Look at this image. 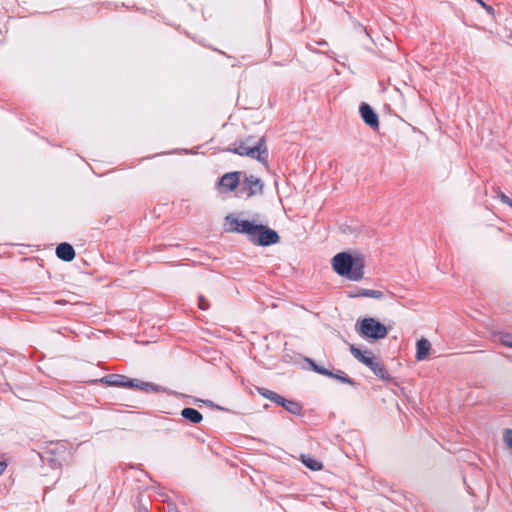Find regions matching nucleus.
Listing matches in <instances>:
<instances>
[{
	"mask_svg": "<svg viewBox=\"0 0 512 512\" xmlns=\"http://www.w3.org/2000/svg\"><path fill=\"white\" fill-rule=\"evenodd\" d=\"M224 220L225 225H228L225 231L245 235L255 246L269 247L281 240L275 229L254 219H239L236 214L229 213Z\"/></svg>",
	"mask_w": 512,
	"mask_h": 512,
	"instance_id": "obj_1",
	"label": "nucleus"
},
{
	"mask_svg": "<svg viewBox=\"0 0 512 512\" xmlns=\"http://www.w3.org/2000/svg\"><path fill=\"white\" fill-rule=\"evenodd\" d=\"M331 266L338 276L357 282L364 277L365 257L360 252L344 250L332 257Z\"/></svg>",
	"mask_w": 512,
	"mask_h": 512,
	"instance_id": "obj_2",
	"label": "nucleus"
},
{
	"mask_svg": "<svg viewBox=\"0 0 512 512\" xmlns=\"http://www.w3.org/2000/svg\"><path fill=\"white\" fill-rule=\"evenodd\" d=\"M252 140L253 136H248L245 139H238L230 146L220 149V151L250 157L252 159H256L261 164L267 165L269 153L265 136L260 137L255 144H250Z\"/></svg>",
	"mask_w": 512,
	"mask_h": 512,
	"instance_id": "obj_3",
	"label": "nucleus"
},
{
	"mask_svg": "<svg viewBox=\"0 0 512 512\" xmlns=\"http://www.w3.org/2000/svg\"><path fill=\"white\" fill-rule=\"evenodd\" d=\"M99 382L109 387H121L127 389H138L145 392H168V389L164 386L146 382L135 378H130L123 374L111 373L103 376L99 379Z\"/></svg>",
	"mask_w": 512,
	"mask_h": 512,
	"instance_id": "obj_4",
	"label": "nucleus"
},
{
	"mask_svg": "<svg viewBox=\"0 0 512 512\" xmlns=\"http://www.w3.org/2000/svg\"><path fill=\"white\" fill-rule=\"evenodd\" d=\"M355 331L363 340L375 343L387 337L389 328L378 318L365 316L356 320Z\"/></svg>",
	"mask_w": 512,
	"mask_h": 512,
	"instance_id": "obj_5",
	"label": "nucleus"
},
{
	"mask_svg": "<svg viewBox=\"0 0 512 512\" xmlns=\"http://www.w3.org/2000/svg\"><path fill=\"white\" fill-rule=\"evenodd\" d=\"M349 350L355 359L368 367L379 379L387 383H395L394 378L389 374L385 365L370 350H363L354 344L350 345Z\"/></svg>",
	"mask_w": 512,
	"mask_h": 512,
	"instance_id": "obj_6",
	"label": "nucleus"
},
{
	"mask_svg": "<svg viewBox=\"0 0 512 512\" xmlns=\"http://www.w3.org/2000/svg\"><path fill=\"white\" fill-rule=\"evenodd\" d=\"M243 179L237 192L238 197L251 198L256 195L263 194L264 182L261 178L252 174H246L243 172Z\"/></svg>",
	"mask_w": 512,
	"mask_h": 512,
	"instance_id": "obj_7",
	"label": "nucleus"
},
{
	"mask_svg": "<svg viewBox=\"0 0 512 512\" xmlns=\"http://www.w3.org/2000/svg\"><path fill=\"white\" fill-rule=\"evenodd\" d=\"M242 171H231L224 173L218 178L216 188L220 193L234 192L240 187Z\"/></svg>",
	"mask_w": 512,
	"mask_h": 512,
	"instance_id": "obj_8",
	"label": "nucleus"
},
{
	"mask_svg": "<svg viewBox=\"0 0 512 512\" xmlns=\"http://www.w3.org/2000/svg\"><path fill=\"white\" fill-rule=\"evenodd\" d=\"M363 122L373 131H378L380 127L379 115L375 109L366 102H361L358 108Z\"/></svg>",
	"mask_w": 512,
	"mask_h": 512,
	"instance_id": "obj_9",
	"label": "nucleus"
},
{
	"mask_svg": "<svg viewBox=\"0 0 512 512\" xmlns=\"http://www.w3.org/2000/svg\"><path fill=\"white\" fill-rule=\"evenodd\" d=\"M65 449L59 443L51 444L41 455L42 461H46L52 468H58L62 464Z\"/></svg>",
	"mask_w": 512,
	"mask_h": 512,
	"instance_id": "obj_10",
	"label": "nucleus"
},
{
	"mask_svg": "<svg viewBox=\"0 0 512 512\" xmlns=\"http://www.w3.org/2000/svg\"><path fill=\"white\" fill-rule=\"evenodd\" d=\"M346 293L348 298L367 297L377 300H381L384 298V293L380 290L366 289L360 287H354L353 289L347 291Z\"/></svg>",
	"mask_w": 512,
	"mask_h": 512,
	"instance_id": "obj_11",
	"label": "nucleus"
},
{
	"mask_svg": "<svg viewBox=\"0 0 512 512\" xmlns=\"http://www.w3.org/2000/svg\"><path fill=\"white\" fill-rule=\"evenodd\" d=\"M325 377L334 379L340 383L350 385L352 387L359 386V383L356 382L353 378L347 375L344 371L336 368L328 369L326 368V372H324Z\"/></svg>",
	"mask_w": 512,
	"mask_h": 512,
	"instance_id": "obj_12",
	"label": "nucleus"
},
{
	"mask_svg": "<svg viewBox=\"0 0 512 512\" xmlns=\"http://www.w3.org/2000/svg\"><path fill=\"white\" fill-rule=\"evenodd\" d=\"M57 258L64 262H71L76 256L74 247L68 242H61L55 250Z\"/></svg>",
	"mask_w": 512,
	"mask_h": 512,
	"instance_id": "obj_13",
	"label": "nucleus"
},
{
	"mask_svg": "<svg viewBox=\"0 0 512 512\" xmlns=\"http://www.w3.org/2000/svg\"><path fill=\"white\" fill-rule=\"evenodd\" d=\"M431 350V343L428 339L421 337L416 341L415 358L417 361H424L427 359Z\"/></svg>",
	"mask_w": 512,
	"mask_h": 512,
	"instance_id": "obj_14",
	"label": "nucleus"
},
{
	"mask_svg": "<svg viewBox=\"0 0 512 512\" xmlns=\"http://www.w3.org/2000/svg\"><path fill=\"white\" fill-rule=\"evenodd\" d=\"M181 417L191 424H199L203 421V415L200 411L192 407H185L180 411Z\"/></svg>",
	"mask_w": 512,
	"mask_h": 512,
	"instance_id": "obj_15",
	"label": "nucleus"
},
{
	"mask_svg": "<svg viewBox=\"0 0 512 512\" xmlns=\"http://www.w3.org/2000/svg\"><path fill=\"white\" fill-rule=\"evenodd\" d=\"M301 463L311 471H320L323 468V463L309 454L300 455Z\"/></svg>",
	"mask_w": 512,
	"mask_h": 512,
	"instance_id": "obj_16",
	"label": "nucleus"
},
{
	"mask_svg": "<svg viewBox=\"0 0 512 512\" xmlns=\"http://www.w3.org/2000/svg\"><path fill=\"white\" fill-rule=\"evenodd\" d=\"M282 407L290 414L295 416H302L303 405L301 402L294 399H287Z\"/></svg>",
	"mask_w": 512,
	"mask_h": 512,
	"instance_id": "obj_17",
	"label": "nucleus"
},
{
	"mask_svg": "<svg viewBox=\"0 0 512 512\" xmlns=\"http://www.w3.org/2000/svg\"><path fill=\"white\" fill-rule=\"evenodd\" d=\"M304 361L306 363V369L322 376L324 375V372H326V367L318 364L314 359L310 357H304Z\"/></svg>",
	"mask_w": 512,
	"mask_h": 512,
	"instance_id": "obj_18",
	"label": "nucleus"
},
{
	"mask_svg": "<svg viewBox=\"0 0 512 512\" xmlns=\"http://www.w3.org/2000/svg\"><path fill=\"white\" fill-rule=\"evenodd\" d=\"M193 402L194 403H202L212 409H216V410H220V411H226L228 412L229 410L223 406H220L218 404H216L215 402H213L212 400H208V399H200V398H195L193 397Z\"/></svg>",
	"mask_w": 512,
	"mask_h": 512,
	"instance_id": "obj_19",
	"label": "nucleus"
},
{
	"mask_svg": "<svg viewBox=\"0 0 512 512\" xmlns=\"http://www.w3.org/2000/svg\"><path fill=\"white\" fill-rule=\"evenodd\" d=\"M500 343L506 347L512 348V334L509 332H502L499 336Z\"/></svg>",
	"mask_w": 512,
	"mask_h": 512,
	"instance_id": "obj_20",
	"label": "nucleus"
},
{
	"mask_svg": "<svg viewBox=\"0 0 512 512\" xmlns=\"http://www.w3.org/2000/svg\"><path fill=\"white\" fill-rule=\"evenodd\" d=\"M504 444L512 451V429L506 428L503 432Z\"/></svg>",
	"mask_w": 512,
	"mask_h": 512,
	"instance_id": "obj_21",
	"label": "nucleus"
},
{
	"mask_svg": "<svg viewBox=\"0 0 512 512\" xmlns=\"http://www.w3.org/2000/svg\"><path fill=\"white\" fill-rule=\"evenodd\" d=\"M286 400H287V399H286L285 397H283L282 395H280V394H278V393L274 392V393H273V395H271V400H270V401H272V402H273V403H275L276 405H278V406H281V407H282V405H284V404H285Z\"/></svg>",
	"mask_w": 512,
	"mask_h": 512,
	"instance_id": "obj_22",
	"label": "nucleus"
},
{
	"mask_svg": "<svg viewBox=\"0 0 512 512\" xmlns=\"http://www.w3.org/2000/svg\"><path fill=\"white\" fill-rule=\"evenodd\" d=\"M477 2L489 15L494 16L495 15V9L487 4L484 0H474Z\"/></svg>",
	"mask_w": 512,
	"mask_h": 512,
	"instance_id": "obj_23",
	"label": "nucleus"
},
{
	"mask_svg": "<svg viewBox=\"0 0 512 512\" xmlns=\"http://www.w3.org/2000/svg\"><path fill=\"white\" fill-rule=\"evenodd\" d=\"M209 301L203 296V295H199L198 296V308L200 310H207L209 308Z\"/></svg>",
	"mask_w": 512,
	"mask_h": 512,
	"instance_id": "obj_24",
	"label": "nucleus"
},
{
	"mask_svg": "<svg viewBox=\"0 0 512 512\" xmlns=\"http://www.w3.org/2000/svg\"><path fill=\"white\" fill-rule=\"evenodd\" d=\"M259 394L263 396L264 398L271 400V395H273L274 391L269 390L267 388H257Z\"/></svg>",
	"mask_w": 512,
	"mask_h": 512,
	"instance_id": "obj_25",
	"label": "nucleus"
},
{
	"mask_svg": "<svg viewBox=\"0 0 512 512\" xmlns=\"http://www.w3.org/2000/svg\"><path fill=\"white\" fill-rule=\"evenodd\" d=\"M498 198L500 199V201L502 203L507 204L508 206H510L512 208V199L510 197H508L505 193L500 192L498 195Z\"/></svg>",
	"mask_w": 512,
	"mask_h": 512,
	"instance_id": "obj_26",
	"label": "nucleus"
},
{
	"mask_svg": "<svg viewBox=\"0 0 512 512\" xmlns=\"http://www.w3.org/2000/svg\"><path fill=\"white\" fill-rule=\"evenodd\" d=\"M161 419H162L163 421H165V422L170 423V424H177V423H179V422H180L179 420H175V419H168V418H164V417H162Z\"/></svg>",
	"mask_w": 512,
	"mask_h": 512,
	"instance_id": "obj_27",
	"label": "nucleus"
},
{
	"mask_svg": "<svg viewBox=\"0 0 512 512\" xmlns=\"http://www.w3.org/2000/svg\"><path fill=\"white\" fill-rule=\"evenodd\" d=\"M7 464L4 461H0V475L6 470Z\"/></svg>",
	"mask_w": 512,
	"mask_h": 512,
	"instance_id": "obj_28",
	"label": "nucleus"
},
{
	"mask_svg": "<svg viewBox=\"0 0 512 512\" xmlns=\"http://www.w3.org/2000/svg\"><path fill=\"white\" fill-rule=\"evenodd\" d=\"M358 27H359V29L364 31V33L366 34L367 37H370V35L368 33V30H367V28L365 26H363L362 24L358 23Z\"/></svg>",
	"mask_w": 512,
	"mask_h": 512,
	"instance_id": "obj_29",
	"label": "nucleus"
},
{
	"mask_svg": "<svg viewBox=\"0 0 512 512\" xmlns=\"http://www.w3.org/2000/svg\"><path fill=\"white\" fill-rule=\"evenodd\" d=\"M138 512H149V510L145 505L140 504L138 507Z\"/></svg>",
	"mask_w": 512,
	"mask_h": 512,
	"instance_id": "obj_30",
	"label": "nucleus"
},
{
	"mask_svg": "<svg viewBox=\"0 0 512 512\" xmlns=\"http://www.w3.org/2000/svg\"><path fill=\"white\" fill-rule=\"evenodd\" d=\"M317 43H318V45H320V46L327 45V42H326L325 40H321V41H319V42H317Z\"/></svg>",
	"mask_w": 512,
	"mask_h": 512,
	"instance_id": "obj_31",
	"label": "nucleus"
},
{
	"mask_svg": "<svg viewBox=\"0 0 512 512\" xmlns=\"http://www.w3.org/2000/svg\"><path fill=\"white\" fill-rule=\"evenodd\" d=\"M109 219H110V217H107L106 219L101 220V223H102V224H106V223L108 222V220H109Z\"/></svg>",
	"mask_w": 512,
	"mask_h": 512,
	"instance_id": "obj_32",
	"label": "nucleus"
},
{
	"mask_svg": "<svg viewBox=\"0 0 512 512\" xmlns=\"http://www.w3.org/2000/svg\"><path fill=\"white\" fill-rule=\"evenodd\" d=\"M165 430H166V431H173V430H174V427H172V426H168V427H166V428H165Z\"/></svg>",
	"mask_w": 512,
	"mask_h": 512,
	"instance_id": "obj_33",
	"label": "nucleus"
},
{
	"mask_svg": "<svg viewBox=\"0 0 512 512\" xmlns=\"http://www.w3.org/2000/svg\"><path fill=\"white\" fill-rule=\"evenodd\" d=\"M129 407H132V408H137L138 406L136 405H128Z\"/></svg>",
	"mask_w": 512,
	"mask_h": 512,
	"instance_id": "obj_34",
	"label": "nucleus"
},
{
	"mask_svg": "<svg viewBox=\"0 0 512 512\" xmlns=\"http://www.w3.org/2000/svg\"><path fill=\"white\" fill-rule=\"evenodd\" d=\"M183 151H184L186 154H188V153H189V151H188L187 149H183Z\"/></svg>",
	"mask_w": 512,
	"mask_h": 512,
	"instance_id": "obj_35",
	"label": "nucleus"
}]
</instances>
